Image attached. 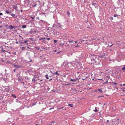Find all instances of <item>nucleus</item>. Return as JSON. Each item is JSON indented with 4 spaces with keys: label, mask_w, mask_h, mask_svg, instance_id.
<instances>
[{
    "label": "nucleus",
    "mask_w": 125,
    "mask_h": 125,
    "mask_svg": "<svg viewBox=\"0 0 125 125\" xmlns=\"http://www.w3.org/2000/svg\"><path fill=\"white\" fill-rule=\"evenodd\" d=\"M68 105L70 106L71 107H73V104H69Z\"/></svg>",
    "instance_id": "obj_17"
},
{
    "label": "nucleus",
    "mask_w": 125,
    "mask_h": 125,
    "mask_svg": "<svg viewBox=\"0 0 125 125\" xmlns=\"http://www.w3.org/2000/svg\"><path fill=\"white\" fill-rule=\"evenodd\" d=\"M86 78H87V77H86V78L85 79L82 78V79L83 80H84L86 79Z\"/></svg>",
    "instance_id": "obj_48"
},
{
    "label": "nucleus",
    "mask_w": 125,
    "mask_h": 125,
    "mask_svg": "<svg viewBox=\"0 0 125 125\" xmlns=\"http://www.w3.org/2000/svg\"><path fill=\"white\" fill-rule=\"evenodd\" d=\"M37 5L36 4H35V5H33L32 6L33 7H35V6H36Z\"/></svg>",
    "instance_id": "obj_49"
},
{
    "label": "nucleus",
    "mask_w": 125,
    "mask_h": 125,
    "mask_svg": "<svg viewBox=\"0 0 125 125\" xmlns=\"http://www.w3.org/2000/svg\"><path fill=\"white\" fill-rule=\"evenodd\" d=\"M64 43H61V44H59V45H60V46H61V45H64Z\"/></svg>",
    "instance_id": "obj_40"
},
{
    "label": "nucleus",
    "mask_w": 125,
    "mask_h": 125,
    "mask_svg": "<svg viewBox=\"0 0 125 125\" xmlns=\"http://www.w3.org/2000/svg\"><path fill=\"white\" fill-rule=\"evenodd\" d=\"M84 41V40H82L81 41V42H83Z\"/></svg>",
    "instance_id": "obj_55"
},
{
    "label": "nucleus",
    "mask_w": 125,
    "mask_h": 125,
    "mask_svg": "<svg viewBox=\"0 0 125 125\" xmlns=\"http://www.w3.org/2000/svg\"><path fill=\"white\" fill-rule=\"evenodd\" d=\"M30 61L29 62H31L32 61V60L30 59Z\"/></svg>",
    "instance_id": "obj_56"
},
{
    "label": "nucleus",
    "mask_w": 125,
    "mask_h": 125,
    "mask_svg": "<svg viewBox=\"0 0 125 125\" xmlns=\"http://www.w3.org/2000/svg\"><path fill=\"white\" fill-rule=\"evenodd\" d=\"M44 40V38H40L39 39V40Z\"/></svg>",
    "instance_id": "obj_36"
},
{
    "label": "nucleus",
    "mask_w": 125,
    "mask_h": 125,
    "mask_svg": "<svg viewBox=\"0 0 125 125\" xmlns=\"http://www.w3.org/2000/svg\"><path fill=\"white\" fill-rule=\"evenodd\" d=\"M105 56V54L104 53L103 55L101 54L100 56L102 58L104 57V56Z\"/></svg>",
    "instance_id": "obj_10"
},
{
    "label": "nucleus",
    "mask_w": 125,
    "mask_h": 125,
    "mask_svg": "<svg viewBox=\"0 0 125 125\" xmlns=\"http://www.w3.org/2000/svg\"><path fill=\"white\" fill-rule=\"evenodd\" d=\"M23 77L22 76H19V77L18 78V82H21L23 80Z\"/></svg>",
    "instance_id": "obj_4"
},
{
    "label": "nucleus",
    "mask_w": 125,
    "mask_h": 125,
    "mask_svg": "<svg viewBox=\"0 0 125 125\" xmlns=\"http://www.w3.org/2000/svg\"><path fill=\"white\" fill-rule=\"evenodd\" d=\"M100 60L98 58L97 59H96L95 60H94L93 61H92V64L93 63L95 65H98L101 64V63H100Z\"/></svg>",
    "instance_id": "obj_1"
},
{
    "label": "nucleus",
    "mask_w": 125,
    "mask_h": 125,
    "mask_svg": "<svg viewBox=\"0 0 125 125\" xmlns=\"http://www.w3.org/2000/svg\"><path fill=\"white\" fill-rule=\"evenodd\" d=\"M107 122H109V123H107V125H110V124L111 123H110V121L108 120H107Z\"/></svg>",
    "instance_id": "obj_19"
},
{
    "label": "nucleus",
    "mask_w": 125,
    "mask_h": 125,
    "mask_svg": "<svg viewBox=\"0 0 125 125\" xmlns=\"http://www.w3.org/2000/svg\"><path fill=\"white\" fill-rule=\"evenodd\" d=\"M42 42L44 43H47V41L45 40H43V41H42Z\"/></svg>",
    "instance_id": "obj_20"
},
{
    "label": "nucleus",
    "mask_w": 125,
    "mask_h": 125,
    "mask_svg": "<svg viewBox=\"0 0 125 125\" xmlns=\"http://www.w3.org/2000/svg\"><path fill=\"white\" fill-rule=\"evenodd\" d=\"M11 95L12 97L14 98H16V95H14L13 94H11Z\"/></svg>",
    "instance_id": "obj_22"
},
{
    "label": "nucleus",
    "mask_w": 125,
    "mask_h": 125,
    "mask_svg": "<svg viewBox=\"0 0 125 125\" xmlns=\"http://www.w3.org/2000/svg\"><path fill=\"white\" fill-rule=\"evenodd\" d=\"M36 104V103H33L32 104V106H34V105H35Z\"/></svg>",
    "instance_id": "obj_34"
},
{
    "label": "nucleus",
    "mask_w": 125,
    "mask_h": 125,
    "mask_svg": "<svg viewBox=\"0 0 125 125\" xmlns=\"http://www.w3.org/2000/svg\"><path fill=\"white\" fill-rule=\"evenodd\" d=\"M49 125H52V124H51V123Z\"/></svg>",
    "instance_id": "obj_64"
},
{
    "label": "nucleus",
    "mask_w": 125,
    "mask_h": 125,
    "mask_svg": "<svg viewBox=\"0 0 125 125\" xmlns=\"http://www.w3.org/2000/svg\"><path fill=\"white\" fill-rule=\"evenodd\" d=\"M119 15H118L115 14V15H114V17H118Z\"/></svg>",
    "instance_id": "obj_25"
},
{
    "label": "nucleus",
    "mask_w": 125,
    "mask_h": 125,
    "mask_svg": "<svg viewBox=\"0 0 125 125\" xmlns=\"http://www.w3.org/2000/svg\"><path fill=\"white\" fill-rule=\"evenodd\" d=\"M19 43L21 45L22 44H23V42H22L21 41H20L19 42Z\"/></svg>",
    "instance_id": "obj_27"
},
{
    "label": "nucleus",
    "mask_w": 125,
    "mask_h": 125,
    "mask_svg": "<svg viewBox=\"0 0 125 125\" xmlns=\"http://www.w3.org/2000/svg\"><path fill=\"white\" fill-rule=\"evenodd\" d=\"M21 74V73H18L17 74H16V76L17 77H19V76H20V75Z\"/></svg>",
    "instance_id": "obj_15"
},
{
    "label": "nucleus",
    "mask_w": 125,
    "mask_h": 125,
    "mask_svg": "<svg viewBox=\"0 0 125 125\" xmlns=\"http://www.w3.org/2000/svg\"><path fill=\"white\" fill-rule=\"evenodd\" d=\"M122 70H125V67H124L122 68Z\"/></svg>",
    "instance_id": "obj_39"
},
{
    "label": "nucleus",
    "mask_w": 125,
    "mask_h": 125,
    "mask_svg": "<svg viewBox=\"0 0 125 125\" xmlns=\"http://www.w3.org/2000/svg\"><path fill=\"white\" fill-rule=\"evenodd\" d=\"M67 13L68 15L69 16L70 15V12L69 11H68L67 12Z\"/></svg>",
    "instance_id": "obj_23"
},
{
    "label": "nucleus",
    "mask_w": 125,
    "mask_h": 125,
    "mask_svg": "<svg viewBox=\"0 0 125 125\" xmlns=\"http://www.w3.org/2000/svg\"><path fill=\"white\" fill-rule=\"evenodd\" d=\"M15 71H16L15 69H14L13 70V71H14V72H15Z\"/></svg>",
    "instance_id": "obj_46"
},
{
    "label": "nucleus",
    "mask_w": 125,
    "mask_h": 125,
    "mask_svg": "<svg viewBox=\"0 0 125 125\" xmlns=\"http://www.w3.org/2000/svg\"><path fill=\"white\" fill-rule=\"evenodd\" d=\"M43 80H40V82H41V81H42Z\"/></svg>",
    "instance_id": "obj_63"
},
{
    "label": "nucleus",
    "mask_w": 125,
    "mask_h": 125,
    "mask_svg": "<svg viewBox=\"0 0 125 125\" xmlns=\"http://www.w3.org/2000/svg\"><path fill=\"white\" fill-rule=\"evenodd\" d=\"M102 80V79H98V80Z\"/></svg>",
    "instance_id": "obj_60"
},
{
    "label": "nucleus",
    "mask_w": 125,
    "mask_h": 125,
    "mask_svg": "<svg viewBox=\"0 0 125 125\" xmlns=\"http://www.w3.org/2000/svg\"><path fill=\"white\" fill-rule=\"evenodd\" d=\"M107 82H108V81H106V82L104 83V84H105L106 83H107Z\"/></svg>",
    "instance_id": "obj_47"
},
{
    "label": "nucleus",
    "mask_w": 125,
    "mask_h": 125,
    "mask_svg": "<svg viewBox=\"0 0 125 125\" xmlns=\"http://www.w3.org/2000/svg\"><path fill=\"white\" fill-rule=\"evenodd\" d=\"M54 109V108L53 107V108H50L49 109L51 110V109Z\"/></svg>",
    "instance_id": "obj_45"
},
{
    "label": "nucleus",
    "mask_w": 125,
    "mask_h": 125,
    "mask_svg": "<svg viewBox=\"0 0 125 125\" xmlns=\"http://www.w3.org/2000/svg\"><path fill=\"white\" fill-rule=\"evenodd\" d=\"M11 15V16H12L13 17H14V18H16L17 17V16L15 15V14H13L12 13H11V14H10Z\"/></svg>",
    "instance_id": "obj_9"
},
{
    "label": "nucleus",
    "mask_w": 125,
    "mask_h": 125,
    "mask_svg": "<svg viewBox=\"0 0 125 125\" xmlns=\"http://www.w3.org/2000/svg\"><path fill=\"white\" fill-rule=\"evenodd\" d=\"M44 39H46L48 40H49L50 39L49 38H44Z\"/></svg>",
    "instance_id": "obj_30"
},
{
    "label": "nucleus",
    "mask_w": 125,
    "mask_h": 125,
    "mask_svg": "<svg viewBox=\"0 0 125 125\" xmlns=\"http://www.w3.org/2000/svg\"><path fill=\"white\" fill-rule=\"evenodd\" d=\"M69 43H73V41H68Z\"/></svg>",
    "instance_id": "obj_33"
},
{
    "label": "nucleus",
    "mask_w": 125,
    "mask_h": 125,
    "mask_svg": "<svg viewBox=\"0 0 125 125\" xmlns=\"http://www.w3.org/2000/svg\"><path fill=\"white\" fill-rule=\"evenodd\" d=\"M32 29H31V31H30V32L31 34H32L34 32H35V33H36V31H33L32 30Z\"/></svg>",
    "instance_id": "obj_11"
},
{
    "label": "nucleus",
    "mask_w": 125,
    "mask_h": 125,
    "mask_svg": "<svg viewBox=\"0 0 125 125\" xmlns=\"http://www.w3.org/2000/svg\"><path fill=\"white\" fill-rule=\"evenodd\" d=\"M26 27V25H23L22 26V28H25Z\"/></svg>",
    "instance_id": "obj_24"
},
{
    "label": "nucleus",
    "mask_w": 125,
    "mask_h": 125,
    "mask_svg": "<svg viewBox=\"0 0 125 125\" xmlns=\"http://www.w3.org/2000/svg\"><path fill=\"white\" fill-rule=\"evenodd\" d=\"M78 80V79L77 78H76L74 79H71L70 80L71 81L75 82L77 81Z\"/></svg>",
    "instance_id": "obj_7"
},
{
    "label": "nucleus",
    "mask_w": 125,
    "mask_h": 125,
    "mask_svg": "<svg viewBox=\"0 0 125 125\" xmlns=\"http://www.w3.org/2000/svg\"><path fill=\"white\" fill-rule=\"evenodd\" d=\"M26 49V48L24 47H22V49L23 50H24Z\"/></svg>",
    "instance_id": "obj_32"
},
{
    "label": "nucleus",
    "mask_w": 125,
    "mask_h": 125,
    "mask_svg": "<svg viewBox=\"0 0 125 125\" xmlns=\"http://www.w3.org/2000/svg\"><path fill=\"white\" fill-rule=\"evenodd\" d=\"M52 80V79H50L49 80V81H51Z\"/></svg>",
    "instance_id": "obj_53"
},
{
    "label": "nucleus",
    "mask_w": 125,
    "mask_h": 125,
    "mask_svg": "<svg viewBox=\"0 0 125 125\" xmlns=\"http://www.w3.org/2000/svg\"><path fill=\"white\" fill-rule=\"evenodd\" d=\"M111 83L112 84L114 85H116L117 84V83H115V82H112Z\"/></svg>",
    "instance_id": "obj_26"
},
{
    "label": "nucleus",
    "mask_w": 125,
    "mask_h": 125,
    "mask_svg": "<svg viewBox=\"0 0 125 125\" xmlns=\"http://www.w3.org/2000/svg\"><path fill=\"white\" fill-rule=\"evenodd\" d=\"M54 41V43H56L57 42V41L56 40H53Z\"/></svg>",
    "instance_id": "obj_37"
},
{
    "label": "nucleus",
    "mask_w": 125,
    "mask_h": 125,
    "mask_svg": "<svg viewBox=\"0 0 125 125\" xmlns=\"http://www.w3.org/2000/svg\"><path fill=\"white\" fill-rule=\"evenodd\" d=\"M53 74H56L58 75H60V74L58 73L57 72H54V73H53Z\"/></svg>",
    "instance_id": "obj_16"
},
{
    "label": "nucleus",
    "mask_w": 125,
    "mask_h": 125,
    "mask_svg": "<svg viewBox=\"0 0 125 125\" xmlns=\"http://www.w3.org/2000/svg\"><path fill=\"white\" fill-rule=\"evenodd\" d=\"M31 18L32 19H33L34 18V17H31Z\"/></svg>",
    "instance_id": "obj_51"
},
{
    "label": "nucleus",
    "mask_w": 125,
    "mask_h": 125,
    "mask_svg": "<svg viewBox=\"0 0 125 125\" xmlns=\"http://www.w3.org/2000/svg\"><path fill=\"white\" fill-rule=\"evenodd\" d=\"M104 96H98V97H101Z\"/></svg>",
    "instance_id": "obj_44"
},
{
    "label": "nucleus",
    "mask_w": 125,
    "mask_h": 125,
    "mask_svg": "<svg viewBox=\"0 0 125 125\" xmlns=\"http://www.w3.org/2000/svg\"><path fill=\"white\" fill-rule=\"evenodd\" d=\"M17 8V6H15L14 7V8L15 9H16Z\"/></svg>",
    "instance_id": "obj_41"
},
{
    "label": "nucleus",
    "mask_w": 125,
    "mask_h": 125,
    "mask_svg": "<svg viewBox=\"0 0 125 125\" xmlns=\"http://www.w3.org/2000/svg\"><path fill=\"white\" fill-rule=\"evenodd\" d=\"M39 17H37V19H38L39 18Z\"/></svg>",
    "instance_id": "obj_61"
},
{
    "label": "nucleus",
    "mask_w": 125,
    "mask_h": 125,
    "mask_svg": "<svg viewBox=\"0 0 125 125\" xmlns=\"http://www.w3.org/2000/svg\"><path fill=\"white\" fill-rule=\"evenodd\" d=\"M35 48L37 50H39L40 49V48L38 47H35Z\"/></svg>",
    "instance_id": "obj_28"
},
{
    "label": "nucleus",
    "mask_w": 125,
    "mask_h": 125,
    "mask_svg": "<svg viewBox=\"0 0 125 125\" xmlns=\"http://www.w3.org/2000/svg\"><path fill=\"white\" fill-rule=\"evenodd\" d=\"M35 81H36V80H35V79L34 78H33L32 79V81L33 82H35Z\"/></svg>",
    "instance_id": "obj_29"
},
{
    "label": "nucleus",
    "mask_w": 125,
    "mask_h": 125,
    "mask_svg": "<svg viewBox=\"0 0 125 125\" xmlns=\"http://www.w3.org/2000/svg\"><path fill=\"white\" fill-rule=\"evenodd\" d=\"M2 27V26H0V28H1Z\"/></svg>",
    "instance_id": "obj_57"
},
{
    "label": "nucleus",
    "mask_w": 125,
    "mask_h": 125,
    "mask_svg": "<svg viewBox=\"0 0 125 125\" xmlns=\"http://www.w3.org/2000/svg\"><path fill=\"white\" fill-rule=\"evenodd\" d=\"M3 15V14L2 13H0V15Z\"/></svg>",
    "instance_id": "obj_43"
},
{
    "label": "nucleus",
    "mask_w": 125,
    "mask_h": 125,
    "mask_svg": "<svg viewBox=\"0 0 125 125\" xmlns=\"http://www.w3.org/2000/svg\"><path fill=\"white\" fill-rule=\"evenodd\" d=\"M111 20H113V17H111Z\"/></svg>",
    "instance_id": "obj_54"
},
{
    "label": "nucleus",
    "mask_w": 125,
    "mask_h": 125,
    "mask_svg": "<svg viewBox=\"0 0 125 125\" xmlns=\"http://www.w3.org/2000/svg\"><path fill=\"white\" fill-rule=\"evenodd\" d=\"M29 41V40H26L24 42H23V43H25L27 45V46L28 45V42Z\"/></svg>",
    "instance_id": "obj_8"
},
{
    "label": "nucleus",
    "mask_w": 125,
    "mask_h": 125,
    "mask_svg": "<svg viewBox=\"0 0 125 125\" xmlns=\"http://www.w3.org/2000/svg\"><path fill=\"white\" fill-rule=\"evenodd\" d=\"M119 120V119H117L116 120V119H114L113 120H111V121H110V123H113V122H115L117 124H119V123L118 122V121Z\"/></svg>",
    "instance_id": "obj_3"
},
{
    "label": "nucleus",
    "mask_w": 125,
    "mask_h": 125,
    "mask_svg": "<svg viewBox=\"0 0 125 125\" xmlns=\"http://www.w3.org/2000/svg\"><path fill=\"white\" fill-rule=\"evenodd\" d=\"M5 17V16H3V17H1L2 18H3V19H4V18Z\"/></svg>",
    "instance_id": "obj_42"
},
{
    "label": "nucleus",
    "mask_w": 125,
    "mask_h": 125,
    "mask_svg": "<svg viewBox=\"0 0 125 125\" xmlns=\"http://www.w3.org/2000/svg\"><path fill=\"white\" fill-rule=\"evenodd\" d=\"M46 77V79H49V77L48 76V75L47 74L45 75Z\"/></svg>",
    "instance_id": "obj_31"
},
{
    "label": "nucleus",
    "mask_w": 125,
    "mask_h": 125,
    "mask_svg": "<svg viewBox=\"0 0 125 125\" xmlns=\"http://www.w3.org/2000/svg\"><path fill=\"white\" fill-rule=\"evenodd\" d=\"M8 27H9V28L10 29H13V28L14 27V26L11 25L9 26Z\"/></svg>",
    "instance_id": "obj_14"
},
{
    "label": "nucleus",
    "mask_w": 125,
    "mask_h": 125,
    "mask_svg": "<svg viewBox=\"0 0 125 125\" xmlns=\"http://www.w3.org/2000/svg\"><path fill=\"white\" fill-rule=\"evenodd\" d=\"M21 83H22V84H24V82H21Z\"/></svg>",
    "instance_id": "obj_52"
},
{
    "label": "nucleus",
    "mask_w": 125,
    "mask_h": 125,
    "mask_svg": "<svg viewBox=\"0 0 125 125\" xmlns=\"http://www.w3.org/2000/svg\"><path fill=\"white\" fill-rule=\"evenodd\" d=\"M54 122L53 121H52V122H51V124H52V123H54Z\"/></svg>",
    "instance_id": "obj_58"
},
{
    "label": "nucleus",
    "mask_w": 125,
    "mask_h": 125,
    "mask_svg": "<svg viewBox=\"0 0 125 125\" xmlns=\"http://www.w3.org/2000/svg\"><path fill=\"white\" fill-rule=\"evenodd\" d=\"M97 107H95V109L94 110V111L95 112H97L98 111V110L97 109Z\"/></svg>",
    "instance_id": "obj_18"
},
{
    "label": "nucleus",
    "mask_w": 125,
    "mask_h": 125,
    "mask_svg": "<svg viewBox=\"0 0 125 125\" xmlns=\"http://www.w3.org/2000/svg\"><path fill=\"white\" fill-rule=\"evenodd\" d=\"M98 90L101 93H102V91L100 89H99Z\"/></svg>",
    "instance_id": "obj_38"
},
{
    "label": "nucleus",
    "mask_w": 125,
    "mask_h": 125,
    "mask_svg": "<svg viewBox=\"0 0 125 125\" xmlns=\"http://www.w3.org/2000/svg\"><path fill=\"white\" fill-rule=\"evenodd\" d=\"M90 57L91 59V61L92 62L94 60H95L96 59L99 58L98 57H97L96 55H91L90 56Z\"/></svg>",
    "instance_id": "obj_2"
},
{
    "label": "nucleus",
    "mask_w": 125,
    "mask_h": 125,
    "mask_svg": "<svg viewBox=\"0 0 125 125\" xmlns=\"http://www.w3.org/2000/svg\"><path fill=\"white\" fill-rule=\"evenodd\" d=\"M6 13L7 14H11V13H12V12L11 11L10 12L9 11H8L7 10H6Z\"/></svg>",
    "instance_id": "obj_13"
},
{
    "label": "nucleus",
    "mask_w": 125,
    "mask_h": 125,
    "mask_svg": "<svg viewBox=\"0 0 125 125\" xmlns=\"http://www.w3.org/2000/svg\"><path fill=\"white\" fill-rule=\"evenodd\" d=\"M123 86H125V83H124L123 84Z\"/></svg>",
    "instance_id": "obj_59"
},
{
    "label": "nucleus",
    "mask_w": 125,
    "mask_h": 125,
    "mask_svg": "<svg viewBox=\"0 0 125 125\" xmlns=\"http://www.w3.org/2000/svg\"><path fill=\"white\" fill-rule=\"evenodd\" d=\"M44 83H41L40 84L41 86L42 87H43L44 86Z\"/></svg>",
    "instance_id": "obj_21"
},
{
    "label": "nucleus",
    "mask_w": 125,
    "mask_h": 125,
    "mask_svg": "<svg viewBox=\"0 0 125 125\" xmlns=\"http://www.w3.org/2000/svg\"><path fill=\"white\" fill-rule=\"evenodd\" d=\"M113 44H112L110 46V47H112V46L113 45Z\"/></svg>",
    "instance_id": "obj_50"
},
{
    "label": "nucleus",
    "mask_w": 125,
    "mask_h": 125,
    "mask_svg": "<svg viewBox=\"0 0 125 125\" xmlns=\"http://www.w3.org/2000/svg\"><path fill=\"white\" fill-rule=\"evenodd\" d=\"M91 4L94 6L95 8H96L97 7V5L96 2H94V1L92 2Z\"/></svg>",
    "instance_id": "obj_5"
},
{
    "label": "nucleus",
    "mask_w": 125,
    "mask_h": 125,
    "mask_svg": "<svg viewBox=\"0 0 125 125\" xmlns=\"http://www.w3.org/2000/svg\"><path fill=\"white\" fill-rule=\"evenodd\" d=\"M56 26H58V27H59L60 28H61V25L59 23H57L56 25Z\"/></svg>",
    "instance_id": "obj_12"
},
{
    "label": "nucleus",
    "mask_w": 125,
    "mask_h": 125,
    "mask_svg": "<svg viewBox=\"0 0 125 125\" xmlns=\"http://www.w3.org/2000/svg\"><path fill=\"white\" fill-rule=\"evenodd\" d=\"M14 27L13 28V30H16V27H15V26H14Z\"/></svg>",
    "instance_id": "obj_35"
},
{
    "label": "nucleus",
    "mask_w": 125,
    "mask_h": 125,
    "mask_svg": "<svg viewBox=\"0 0 125 125\" xmlns=\"http://www.w3.org/2000/svg\"><path fill=\"white\" fill-rule=\"evenodd\" d=\"M106 104V103H104V104H103V105H105V104Z\"/></svg>",
    "instance_id": "obj_62"
},
{
    "label": "nucleus",
    "mask_w": 125,
    "mask_h": 125,
    "mask_svg": "<svg viewBox=\"0 0 125 125\" xmlns=\"http://www.w3.org/2000/svg\"><path fill=\"white\" fill-rule=\"evenodd\" d=\"M13 65L16 68L18 69L20 68H21V65H17L16 64H14Z\"/></svg>",
    "instance_id": "obj_6"
}]
</instances>
